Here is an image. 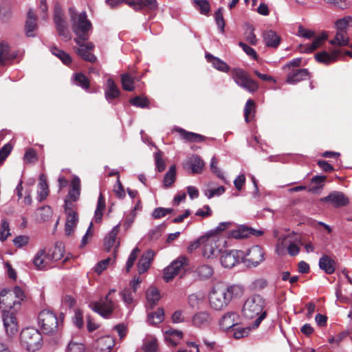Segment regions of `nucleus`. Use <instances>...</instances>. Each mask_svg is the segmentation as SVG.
Returning <instances> with one entry per match:
<instances>
[{"instance_id": "obj_1", "label": "nucleus", "mask_w": 352, "mask_h": 352, "mask_svg": "<svg viewBox=\"0 0 352 352\" xmlns=\"http://www.w3.org/2000/svg\"><path fill=\"white\" fill-rule=\"evenodd\" d=\"M20 305L9 289L1 290L0 306L3 309L2 319L8 337H12L18 332V324L14 312L20 308Z\"/></svg>"}, {"instance_id": "obj_2", "label": "nucleus", "mask_w": 352, "mask_h": 352, "mask_svg": "<svg viewBox=\"0 0 352 352\" xmlns=\"http://www.w3.org/2000/svg\"><path fill=\"white\" fill-rule=\"evenodd\" d=\"M243 293V288L236 285L214 287L209 296L210 306L215 310H221L227 307L233 298L239 297Z\"/></svg>"}, {"instance_id": "obj_3", "label": "nucleus", "mask_w": 352, "mask_h": 352, "mask_svg": "<svg viewBox=\"0 0 352 352\" xmlns=\"http://www.w3.org/2000/svg\"><path fill=\"white\" fill-rule=\"evenodd\" d=\"M265 306V299L258 294L250 296L245 301L242 309L243 316L248 319L258 316L252 323V329L258 328L262 320L266 318L267 312L263 311Z\"/></svg>"}, {"instance_id": "obj_4", "label": "nucleus", "mask_w": 352, "mask_h": 352, "mask_svg": "<svg viewBox=\"0 0 352 352\" xmlns=\"http://www.w3.org/2000/svg\"><path fill=\"white\" fill-rule=\"evenodd\" d=\"M68 12L72 30L76 36L75 42L87 41L89 38V32L92 30V24L88 19L86 12L78 14L74 8H69Z\"/></svg>"}, {"instance_id": "obj_5", "label": "nucleus", "mask_w": 352, "mask_h": 352, "mask_svg": "<svg viewBox=\"0 0 352 352\" xmlns=\"http://www.w3.org/2000/svg\"><path fill=\"white\" fill-rule=\"evenodd\" d=\"M43 338L41 333L34 328H25L20 333L21 346L28 351L34 352L42 346Z\"/></svg>"}, {"instance_id": "obj_6", "label": "nucleus", "mask_w": 352, "mask_h": 352, "mask_svg": "<svg viewBox=\"0 0 352 352\" xmlns=\"http://www.w3.org/2000/svg\"><path fill=\"white\" fill-rule=\"evenodd\" d=\"M38 320L43 332L48 335L56 333L59 325H60L56 315L50 310L41 311L39 313Z\"/></svg>"}, {"instance_id": "obj_7", "label": "nucleus", "mask_w": 352, "mask_h": 352, "mask_svg": "<svg viewBox=\"0 0 352 352\" xmlns=\"http://www.w3.org/2000/svg\"><path fill=\"white\" fill-rule=\"evenodd\" d=\"M232 77L236 84L250 93L258 89V83L250 77L248 74L241 68H234L231 72Z\"/></svg>"}, {"instance_id": "obj_8", "label": "nucleus", "mask_w": 352, "mask_h": 352, "mask_svg": "<svg viewBox=\"0 0 352 352\" xmlns=\"http://www.w3.org/2000/svg\"><path fill=\"white\" fill-rule=\"evenodd\" d=\"M91 309L104 318H109L116 307L115 302L107 295L100 301L94 302L89 305Z\"/></svg>"}, {"instance_id": "obj_9", "label": "nucleus", "mask_w": 352, "mask_h": 352, "mask_svg": "<svg viewBox=\"0 0 352 352\" xmlns=\"http://www.w3.org/2000/svg\"><path fill=\"white\" fill-rule=\"evenodd\" d=\"M263 233L261 230H256L245 225H239L235 230L228 232V238L243 239L252 236H259L263 235Z\"/></svg>"}, {"instance_id": "obj_10", "label": "nucleus", "mask_w": 352, "mask_h": 352, "mask_svg": "<svg viewBox=\"0 0 352 352\" xmlns=\"http://www.w3.org/2000/svg\"><path fill=\"white\" fill-rule=\"evenodd\" d=\"M219 241V239L217 236H210L206 234V240L204 243L203 254L208 258L212 256H217L221 253V250L219 249V245L217 243Z\"/></svg>"}, {"instance_id": "obj_11", "label": "nucleus", "mask_w": 352, "mask_h": 352, "mask_svg": "<svg viewBox=\"0 0 352 352\" xmlns=\"http://www.w3.org/2000/svg\"><path fill=\"white\" fill-rule=\"evenodd\" d=\"M264 260V252L259 245L252 246L246 254L243 262L248 267H256Z\"/></svg>"}, {"instance_id": "obj_12", "label": "nucleus", "mask_w": 352, "mask_h": 352, "mask_svg": "<svg viewBox=\"0 0 352 352\" xmlns=\"http://www.w3.org/2000/svg\"><path fill=\"white\" fill-rule=\"evenodd\" d=\"M187 265V258L185 256H179L173 261L165 270L164 273V279L166 282H169L176 275H177L181 269Z\"/></svg>"}, {"instance_id": "obj_13", "label": "nucleus", "mask_w": 352, "mask_h": 352, "mask_svg": "<svg viewBox=\"0 0 352 352\" xmlns=\"http://www.w3.org/2000/svg\"><path fill=\"white\" fill-rule=\"evenodd\" d=\"M64 210L67 214L65 231L66 235L69 236L78 222V213L69 206V201L67 199H65Z\"/></svg>"}, {"instance_id": "obj_14", "label": "nucleus", "mask_w": 352, "mask_h": 352, "mask_svg": "<svg viewBox=\"0 0 352 352\" xmlns=\"http://www.w3.org/2000/svg\"><path fill=\"white\" fill-rule=\"evenodd\" d=\"M241 251H238L236 250H226L221 252V265L226 268H231L234 267L236 263L240 262L241 259Z\"/></svg>"}, {"instance_id": "obj_15", "label": "nucleus", "mask_w": 352, "mask_h": 352, "mask_svg": "<svg viewBox=\"0 0 352 352\" xmlns=\"http://www.w3.org/2000/svg\"><path fill=\"white\" fill-rule=\"evenodd\" d=\"M205 163L197 155L193 154L188 157L183 163V167L187 170H190L192 174H200L204 167Z\"/></svg>"}, {"instance_id": "obj_16", "label": "nucleus", "mask_w": 352, "mask_h": 352, "mask_svg": "<svg viewBox=\"0 0 352 352\" xmlns=\"http://www.w3.org/2000/svg\"><path fill=\"white\" fill-rule=\"evenodd\" d=\"M86 41H82L80 43H76L80 47L76 50V54L80 56L83 60L90 63L96 61V57L90 51L93 50L94 45L92 43H85Z\"/></svg>"}, {"instance_id": "obj_17", "label": "nucleus", "mask_w": 352, "mask_h": 352, "mask_svg": "<svg viewBox=\"0 0 352 352\" xmlns=\"http://www.w3.org/2000/svg\"><path fill=\"white\" fill-rule=\"evenodd\" d=\"M322 202L331 203L334 207L338 208L346 206L349 204V199L345 195L339 191H333L328 196L321 198Z\"/></svg>"}, {"instance_id": "obj_18", "label": "nucleus", "mask_w": 352, "mask_h": 352, "mask_svg": "<svg viewBox=\"0 0 352 352\" xmlns=\"http://www.w3.org/2000/svg\"><path fill=\"white\" fill-rule=\"evenodd\" d=\"M126 3L135 11H153L158 7L157 0H131L126 1Z\"/></svg>"}, {"instance_id": "obj_19", "label": "nucleus", "mask_w": 352, "mask_h": 352, "mask_svg": "<svg viewBox=\"0 0 352 352\" xmlns=\"http://www.w3.org/2000/svg\"><path fill=\"white\" fill-rule=\"evenodd\" d=\"M239 316L236 313L233 311L228 312L219 321V325L221 329L228 331L237 326L239 324Z\"/></svg>"}, {"instance_id": "obj_20", "label": "nucleus", "mask_w": 352, "mask_h": 352, "mask_svg": "<svg viewBox=\"0 0 352 352\" xmlns=\"http://www.w3.org/2000/svg\"><path fill=\"white\" fill-rule=\"evenodd\" d=\"M341 54L340 50L335 49L332 50L330 54L326 51L317 53L315 54L314 57L318 63L329 65L335 62L338 58L341 56Z\"/></svg>"}, {"instance_id": "obj_21", "label": "nucleus", "mask_w": 352, "mask_h": 352, "mask_svg": "<svg viewBox=\"0 0 352 352\" xmlns=\"http://www.w3.org/2000/svg\"><path fill=\"white\" fill-rule=\"evenodd\" d=\"M37 16L32 9H30L27 14V19L25 25V35L28 37H34V32L37 30Z\"/></svg>"}, {"instance_id": "obj_22", "label": "nucleus", "mask_w": 352, "mask_h": 352, "mask_svg": "<svg viewBox=\"0 0 352 352\" xmlns=\"http://www.w3.org/2000/svg\"><path fill=\"white\" fill-rule=\"evenodd\" d=\"M80 195V180L77 176H75L71 182L70 188L68 195L65 199L69 201V206H71L72 201H76Z\"/></svg>"}, {"instance_id": "obj_23", "label": "nucleus", "mask_w": 352, "mask_h": 352, "mask_svg": "<svg viewBox=\"0 0 352 352\" xmlns=\"http://www.w3.org/2000/svg\"><path fill=\"white\" fill-rule=\"evenodd\" d=\"M327 38V34L323 32L320 35L316 36L311 45H299L298 50L301 53H311L313 51L318 48L322 45V42Z\"/></svg>"}, {"instance_id": "obj_24", "label": "nucleus", "mask_w": 352, "mask_h": 352, "mask_svg": "<svg viewBox=\"0 0 352 352\" xmlns=\"http://www.w3.org/2000/svg\"><path fill=\"white\" fill-rule=\"evenodd\" d=\"M310 76V73L307 69H299L288 74L286 82L289 84H296L307 77Z\"/></svg>"}, {"instance_id": "obj_25", "label": "nucleus", "mask_w": 352, "mask_h": 352, "mask_svg": "<svg viewBox=\"0 0 352 352\" xmlns=\"http://www.w3.org/2000/svg\"><path fill=\"white\" fill-rule=\"evenodd\" d=\"M120 95V91L115 83L114 80L109 78L107 81V87L104 92L106 100L111 103L112 100L118 98Z\"/></svg>"}, {"instance_id": "obj_26", "label": "nucleus", "mask_w": 352, "mask_h": 352, "mask_svg": "<svg viewBox=\"0 0 352 352\" xmlns=\"http://www.w3.org/2000/svg\"><path fill=\"white\" fill-rule=\"evenodd\" d=\"M192 324L197 327H205L208 326L211 321L212 317L210 314L206 311H200L195 314L192 317Z\"/></svg>"}, {"instance_id": "obj_27", "label": "nucleus", "mask_w": 352, "mask_h": 352, "mask_svg": "<svg viewBox=\"0 0 352 352\" xmlns=\"http://www.w3.org/2000/svg\"><path fill=\"white\" fill-rule=\"evenodd\" d=\"M153 256L154 252L151 250H147L142 255L138 263V270L139 274H143L148 270Z\"/></svg>"}, {"instance_id": "obj_28", "label": "nucleus", "mask_w": 352, "mask_h": 352, "mask_svg": "<svg viewBox=\"0 0 352 352\" xmlns=\"http://www.w3.org/2000/svg\"><path fill=\"white\" fill-rule=\"evenodd\" d=\"M263 38L266 46L269 47L276 48L280 43V37L272 30L264 31Z\"/></svg>"}, {"instance_id": "obj_29", "label": "nucleus", "mask_w": 352, "mask_h": 352, "mask_svg": "<svg viewBox=\"0 0 352 352\" xmlns=\"http://www.w3.org/2000/svg\"><path fill=\"white\" fill-rule=\"evenodd\" d=\"M319 267L327 274L335 272L336 262L328 255H323L319 260Z\"/></svg>"}, {"instance_id": "obj_30", "label": "nucleus", "mask_w": 352, "mask_h": 352, "mask_svg": "<svg viewBox=\"0 0 352 352\" xmlns=\"http://www.w3.org/2000/svg\"><path fill=\"white\" fill-rule=\"evenodd\" d=\"M114 346V340L110 336L99 338L96 343V348L100 352H110Z\"/></svg>"}, {"instance_id": "obj_31", "label": "nucleus", "mask_w": 352, "mask_h": 352, "mask_svg": "<svg viewBox=\"0 0 352 352\" xmlns=\"http://www.w3.org/2000/svg\"><path fill=\"white\" fill-rule=\"evenodd\" d=\"M205 56L207 60L211 63L212 66L217 69L223 72H228L229 71V65L220 58L214 56L210 53H206Z\"/></svg>"}, {"instance_id": "obj_32", "label": "nucleus", "mask_w": 352, "mask_h": 352, "mask_svg": "<svg viewBox=\"0 0 352 352\" xmlns=\"http://www.w3.org/2000/svg\"><path fill=\"white\" fill-rule=\"evenodd\" d=\"M182 139L190 142H201L205 140L206 137L192 132H188L182 128L177 129Z\"/></svg>"}, {"instance_id": "obj_33", "label": "nucleus", "mask_w": 352, "mask_h": 352, "mask_svg": "<svg viewBox=\"0 0 352 352\" xmlns=\"http://www.w3.org/2000/svg\"><path fill=\"white\" fill-rule=\"evenodd\" d=\"M120 225L115 226L104 239V245L106 251L109 252L114 245L117 235L119 232Z\"/></svg>"}, {"instance_id": "obj_34", "label": "nucleus", "mask_w": 352, "mask_h": 352, "mask_svg": "<svg viewBox=\"0 0 352 352\" xmlns=\"http://www.w3.org/2000/svg\"><path fill=\"white\" fill-rule=\"evenodd\" d=\"M72 80L76 86L80 87L85 90H87L90 87L89 80L82 72L74 74Z\"/></svg>"}, {"instance_id": "obj_35", "label": "nucleus", "mask_w": 352, "mask_h": 352, "mask_svg": "<svg viewBox=\"0 0 352 352\" xmlns=\"http://www.w3.org/2000/svg\"><path fill=\"white\" fill-rule=\"evenodd\" d=\"M146 296L151 309L153 308L160 298L159 290L156 287L152 286L146 291Z\"/></svg>"}, {"instance_id": "obj_36", "label": "nucleus", "mask_w": 352, "mask_h": 352, "mask_svg": "<svg viewBox=\"0 0 352 352\" xmlns=\"http://www.w3.org/2000/svg\"><path fill=\"white\" fill-rule=\"evenodd\" d=\"M164 319V311L163 308H158L155 312L148 314V322L150 324L155 325L161 323Z\"/></svg>"}, {"instance_id": "obj_37", "label": "nucleus", "mask_w": 352, "mask_h": 352, "mask_svg": "<svg viewBox=\"0 0 352 352\" xmlns=\"http://www.w3.org/2000/svg\"><path fill=\"white\" fill-rule=\"evenodd\" d=\"M64 254V245L61 242H57L55 244L54 248L52 250L51 254H47V259L53 260V261H59L60 260Z\"/></svg>"}, {"instance_id": "obj_38", "label": "nucleus", "mask_w": 352, "mask_h": 352, "mask_svg": "<svg viewBox=\"0 0 352 352\" xmlns=\"http://www.w3.org/2000/svg\"><path fill=\"white\" fill-rule=\"evenodd\" d=\"M54 22L55 23L56 28L67 25L63 12L61 8L58 5L54 8Z\"/></svg>"}, {"instance_id": "obj_39", "label": "nucleus", "mask_w": 352, "mask_h": 352, "mask_svg": "<svg viewBox=\"0 0 352 352\" xmlns=\"http://www.w3.org/2000/svg\"><path fill=\"white\" fill-rule=\"evenodd\" d=\"M45 258H47V254H45L44 250H40L35 255L33 259V263L38 270H45L46 264Z\"/></svg>"}, {"instance_id": "obj_40", "label": "nucleus", "mask_w": 352, "mask_h": 352, "mask_svg": "<svg viewBox=\"0 0 352 352\" xmlns=\"http://www.w3.org/2000/svg\"><path fill=\"white\" fill-rule=\"evenodd\" d=\"M194 7L200 14L208 15L210 12V5L208 0H193Z\"/></svg>"}, {"instance_id": "obj_41", "label": "nucleus", "mask_w": 352, "mask_h": 352, "mask_svg": "<svg viewBox=\"0 0 352 352\" xmlns=\"http://www.w3.org/2000/svg\"><path fill=\"white\" fill-rule=\"evenodd\" d=\"M176 179V166L175 165H172L170 166L169 170L165 174L163 184L164 187L168 188L170 187L175 182Z\"/></svg>"}, {"instance_id": "obj_42", "label": "nucleus", "mask_w": 352, "mask_h": 352, "mask_svg": "<svg viewBox=\"0 0 352 352\" xmlns=\"http://www.w3.org/2000/svg\"><path fill=\"white\" fill-rule=\"evenodd\" d=\"M52 54L58 57L66 65H69L72 63V57L69 54L58 49L56 47H52L50 50Z\"/></svg>"}, {"instance_id": "obj_43", "label": "nucleus", "mask_w": 352, "mask_h": 352, "mask_svg": "<svg viewBox=\"0 0 352 352\" xmlns=\"http://www.w3.org/2000/svg\"><path fill=\"white\" fill-rule=\"evenodd\" d=\"M38 186L40 188L38 191V201H42L46 199L49 192L48 185L43 175L40 176Z\"/></svg>"}, {"instance_id": "obj_44", "label": "nucleus", "mask_w": 352, "mask_h": 352, "mask_svg": "<svg viewBox=\"0 0 352 352\" xmlns=\"http://www.w3.org/2000/svg\"><path fill=\"white\" fill-rule=\"evenodd\" d=\"M332 45L346 46L349 43L347 33L337 32L333 39L329 41Z\"/></svg>"}, {"instance_id": "obj_45", "label": "nucleus", "mask_w": 352, "mask_h": 352, "mask_svg": "<svg viewBox=\"0 0 352 352\" xmlns=\"http://www.w3.org/2000/svg\"><path fill=\"white\" fill-rule=\"evenodd\" d=\"M14 57H11L9 54V46L3 42L0 43V65H3L7 63L8 61L13 59Z\"/></svg>"}, {"instance_id": "obj_46", "label": "nucleus", "mask_w": 352, "mask_h": 352, "mask_svg": "<svg viewBox=\"0 0 352 352\" xmlns=\"http://www.w3.org/2000/svg\"><path fill=\"white\" fill-rule=\"evenodd\" d=\"M165 333L166 340L173 346H176L177 344V341H175L173 338H177V339L180 340L182 338L183 336L182 331L173 329H170L166 331Z\"/></svg>"}, {"instance_id": "obj_47", "label": "nucleus", "mask_w": 352, "mask_h": 352, "mask_svg": "<svg viewBox=\"0 0 352 352\" xmlns=\"http://www.w3.org/2000/svg\"><path fill=\"white\" fill-rule=\"evenodd\" d=\"M197 272L201 279H208L213 274V269L208 265H202L197 267Z\"/></svg>"}, {"instance_id": "obj_48", "label": "nucleus", "mask_w": 352, "mask_h": 352, "mask_svg": "<svg viewBox=\"0 0 352 352\" xmlns=\"http://www.w3.org/2000/svg\"><path fill=\"white\" fill-rule=\"evenodd\" d=\"M121 82L123 89L131 91L134 89L133 78L129 74H123L121 76Z\"/></svg>"}, {"instance_id": "obj_49", "label": "nucleus", "mask_w": 352, "mask_h": 352, "mask_svg": "<svg viewBox=\"0 0 352 352\" xmlns=\"http://www.w3.org/2000/svg\"><path fill=\"white\" fill-rule=\"evenodd\" d=\"M245 37L246 41L252 45H256L257 39L254 34V28L250 24H246Z\"/></svg>"}, {"instance_id": "obj_50", "label": "nucleus", "mask_w": 352, "mask_h": 352, "mask_svg": "<svg viewBox=\"0 0 352 352\" xmlns=\"http://www.w3.org/2000/svg\"><path fill=\"white\" fill-rule=\"evenodd\" d=\"M232 330L233 331V337L235 339H240L246 337L249 335L250 331L251 330V327H241L238 324L237 326L234 327Z\"/></svg>"}, {"instance_id": "obj_51", "label": "nucleus", "mask_w": 352, "mask_h": 352, "mask_svg": "<svg viewBox=\"0 0 352 352\" xmlns=\"http://www.w3.org/2000/svg\"><path fill=\"white\" fill-rule=\"evenodd\" d=\"M223 8H219L214 13L215 21L217 27L221 33L225 32L226 23L223 16Z\"/></svg>"}, {"instance_id": "obj_52", "label": "nucleus", "mask_w": 352, "mask_h": 352, "mask_svg": "<svg viewBox=\"0 0 352 352\" xmlns=\"http://www.w3.org/2000/svg\"><path fill=\"white\" fill-rule=\"evenodd\" d=\"M255 113V102L253 100L249 99L247 100L244 107V117L247 123L250 122L249 116Z\"/></svg>"}, {"instance_id": "obj_53", "label": "nucleus", "mask_w": 352, "mask_h": 352, "mask_svg": "<svg viewBox=\"0 0 352 352\" xmlns=\"http://www.w3.org/2000/svg\"><path fill=\"white\" fill-rule=\"evenodd\" d=\"M129 102L133 106L140 108H146L149 105V100L146 98L140 96L130 99Z\"/></svg>"}, {"instance_id": "obj_54", "label": "nucleus", "mask_w": 352, "mask_h": 352, "mask_svg": "<svg viewBox=\"0 0 352 352\" xmlns=\"http://www.w3.org/2000/svg\"><path fill=\"white\" fill-rule=\"evenodd\" d=\"M9 223L7 220L3 219L0 225V241H4L11 234L10 232Z\"/></svg>"}, {"instance_id": "obj_55", "label": "nucleus", "mask_w": 352, "mask_h": 352, "mask_svg": "<svg viewBox=\"0 0 352 352\" xmlns=\"http://www.w3.org/2000/svg\"><path fill=\"white\" fill-rule=\"evenodd\" d=\"M204 296L201 294H192L188 297V303L192 308L198 307L203 301Z\"/></svg>"}, {"instance_id": "obj_56", "label": "nucleus", "mask_w": 352, "mask_h": 352, "mask_svg": "<svg viewBox=\"0 0 352 352\" xmlns=\"http://www.w3.org/2000/svg\"><path fill=\"white\" fill-rule=\"evenodd\" d=\"M327 179V177L324 175H316L311 178V183L316 184L318 185V186H314L309 189V192H314L318 189L321 188L324 186V183Z\"/></svg>"}, {"instance_id": "obj_57", "label": "nucleus", "mask_w": 352, "mask_h": 352, "mask_svg": "<svg viewBox=\"0 0 352 352\" xmlns=\"http://www.w3.org/2000/svg\"><path fill=\"white\" fill-rule=\"evenodd\" d=\"M85 348L83 344L71 340L67 344L66 352H85Z\"/></svg>"}, {"instance_id": "obj_58", "label": "nucleus", "mask_w": 352, "mask_h": 352, "mask_svg": "<svg viewBox=\"0 0 352 352\" xmlns=\"http://www.w3.org/2000/svg\"><path fill=\"white\" fill-rule=\"evenodd\" d=\"M232 225V223L230 221H226V222H221L219 224V226L213 230H211L209 231L208 234L210 236H216L217 234L221 233L223 232L224 230L230 228L231 226Z\"/></svg>"}, {"instance_id": "obj_59", "label": "nucleus", "mask_w": 352, "mask_h": 352, "mask_svg": "<svg viewBox=\"0 0 352 352\" xmlns=\"http://www.w3.org/2000/svg\"><path fill=\"white\" fill-rule=\"evenodd\" d=\"M154 157L156 169L157 170V171L160 173L164 171L166 168V164L164 160L162 159V152L160 151L156 152L154 155Z\"/></svg>"}, {"instance_id": "obj_60", "label": "nucleus", "mask_w": 352, "mask_h": 352, "mask_svg": "<svg viewBox=\"0 0 352 352\" xmlns=\"http://www.w3.org/2000/svg\"><path fill=\"white\" fill-rule=\"evenodd\" d=\"M143 349L145 352H157V342L156 339L148 340L144 342Z\"/></svg>"}, {"instance_id": "obj_61", "label": "nucleus", "mask_w": 352, "mask_h": 352, "mask_svg": "<svg viewBox=\"0 0 352 352\" xmlns=\"http://www.w3.org/2000/svg\"><path fill=\"white\" fill-rule=\"evenodd\" d=\"M122 300L124 302L126 305H130L133 301V296L132 294V292L129 288L124 289L120 293Z\"/></svg>"}, {"instance_id": "obj_62", "label": "nucleus", "mask_w": 352, "mask_h": 352, "mask_svg": "<svg viewBox=\"0 0 352 352\" xmlns=\"http://www.w3.org/2000/svg\"><path fill=\"white\" fill-rule=\"evenodd\" d=\"M225 187L221 186L217 188L207 190L205 191L204 194L208 199H211L214 196L221 195L225 192Z\"/></svg>"}, {"instance_id": "obj_63", "label": "nucleus", "mask_w": 352, "mask_h": 352, "mask_svg": "<svg viewBox=\"0 0 352 352\" xmlns=\"http://www.w3.org/2000/svg\"><path fill=\"white\" fill-rule=\"evenodd\" d=\"M12 149V146L10 144H5L0 149V164H1L8 156L10 155L11 151Z\"/></svg>"}, {"instance_id": "obj_64", "label": "nucleus", "mask_w": 352, "mask_h": 352, "mask_svg": "<svg viewBox=\"0 0 352 352\" xmlns=\"http://www.w3.org/2000/svg\"><path fill=\"white\" fill-rule=\"evenodd\" d=\"M10 292L13 294V297L16 300V302L21 305V302L25 298L24 292L21 287L15 286L12 290H10Z\"/></svg>"}]
</instances>
